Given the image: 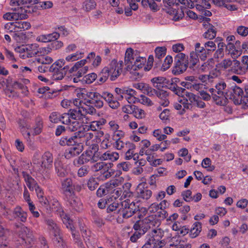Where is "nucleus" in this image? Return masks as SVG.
<instances>
[{
	"label": "nucleus",
	"instance_id": "f257e3e1",
	"mask_svg": "<svg viewBox=\"0 0 248 248\" xmlns=\"http://www.w3.org/2000/svg\"><path fill=\"white\" fill-rule=\"evenodd\" d=\"M96 109L93 106H83L79 109H73L71 110V120L68 124V128L71 131L78 130H84V126L89 121L86 115L94 114L96 113Z\"/></svg>",
	"mask_w": 248,
	"mask_h": 248
},
{
	"label": "nucleus",
	"instance_id": "f03ea898",
	"mask_svg": "<svg viewBox=\"0 0 248 248\" xmlns=\"http://www.w3.org/2000/svg\"><path fill=\"white\" fill-rule=\"evenodd\" d=\"M131 186L130 183H126L124 185L123 188L125 189L121 198V199H126L121 202L122 208L120 209L123 217L126 218L131 217L139 208L138 202H135L133 193L129 191Z\"/></svg>",
	"mask_w": 248,
	"mask_h": 248
},
{
	"label": "nucleus",
	"instance_id": "7ed1b4c3",
	"mask_svg": "<svg viewBox=\"0 0 248 248\" xmlns=\"http://www.w3.org/2000/svg\"><path fill=\"white\" fill-rule=\"evenodd\" d=\"M146 62V59L145 57H140L134 54L132 48L127 49L124 59L125 69L126 71H129L130 73L135 75H140L141 77V74L137 71L143 67Z\"/></svg>",
	"mask_w": 248,
	"mask_h": 248
},
{
	"label": "nucleus",
	"instance_id": "20e7f679",
	"mask_svg": "<svg viewBox=\"0 0 248 248\" xmlns=\"http://www.w3.org/2000/svg\"><path fill=\"white\" fill-rule=\"evenodd\" d=\"M164 236V231L160 228L153 229L146 236L147 242L142 248H161L165 241L161 239Z\"/></svg>",
	"mask_w": 248,
	"mask_h": 248
},
{
	"label": "nucleus",
	"instance_id": "39448f33",
	"mask_svg": "<svg viewBox=\"0 0 248 248\" xmlns=\"http://www.w3.org/2000/svg\"><path fill=\"white\" fill-rule=\"evenodd\" d=\"M43 123L42 119L37 118L34 124L27 125L21 130L22 134L27 142H31V136H35L40 134L43 129Z\"/></svg>",
	"mask_w": 248,
	"mask_h": 248
},
{
	"label": "nucleus",
	"instance_id": "423d86ee",
	"mask_svg": "<svg viewBox=\"0 0 248 248\" xmlns=\"http://www.w3.org/2000/svg\"><path fill=\"white\" fill-rule=\"evenodd\" d=\"M177 0H163L166 8V12L171 16L174 21H178L184 16V12L178 7Z\"/></svg>",
	"mask_w": 248,
	"mask_h": 248
},
{
	"label": "nucleus",
	"instance_id": "0eeeda50",
	"mask_svg": "<svg viewBox=\"0 0 248 248\" xmlns=\"http://www.w3.org/2000/svg\"><path fill=\"white\" fill-rule=\"evenodd\" d=\"M87 62L86 59H83L76 62L70 69V72L72 73L73 82H78L79 78L82 77L88 71L89 67L85 66Z\"/></svg>",
	"mask_w": 248,
	"mask_h": 248
},
{
	"label": "nucleus",
	"instance_id": "6e6552de",
	"mask_svg": "<svg viewBox=\"0 0 248 248\" xmlns=\"http://www.w3.org/2000/svg\"><path fill=\"white\" fill-rule=\"evenodd\" d=\"M123 67V62L122 61L117 62L116 60H112L109 64L104 67V71L108 74L111 80H114L122 73Z\"/></svg>",
	"mask_w": 248,
	"mask_h": 248
},
{
	"label": "nucleus",
	"instance_id": "1a4fd4ad",
	"mask_svg": "<svg viewBox=\"0 0 248 248\" xmlns=\"http://www.w3.org/2000/svg\"><path fill=\"white\" fill-rule=\"evenodd\" d=\"M113 166L112 163H107L106 162L101 161L93 164L91 167V170L93 172H97L100 171L101 173H102V179L106 180L112 175L113 172L112 171H109V170Z\"/></svg>",
	"mask_w": 248,
	"mask_h": 248
},
{
	"label": "nucleus",
	"instance_id": "9d476101",
	"mask_svg": "<svg viewBox=\"0 0 248 248\" xmlns=\"http://www.w3.org/2000/svg\"><path fill=\"white\" fill-rule=\"evenodd\" d=\"M27 17L26 10L22 7L15 8L12 11L4 14L2 16L3 19L7 21L22 20L27 18Z\"/></svg>",
	"mask_w": 248,
	"mask_h": 248
},
{
	"label": "nucleus",
	"instance_id": "9b49d317",
	"mask_svg": "<svg viewBox=\"0 0 248 248\" xmlns=\"http://www.w3.org/2000/svg\"><path fill=\"white\" fill-rule=\"evenodd\" d=\"M19 49V52H24L25 54L22 55L23 57L26 56L27 57H32L36 55L41 53L44 50V48H39L37 44L34 43L27 45L25 46L19 47L16 49V50Z\"/></svg>",
	"mask_w": 248,
	"mask_h": 248
},
{
	"label": "nucleus",
	"instance_id": "f8f14e48",
	"mask_svg": "<svg viewBox=\"0 0 248 248\" xmlns=\"http://www.w3.org/2000/svg\"><path fill=\"white\" fill-rule=\"evenodd\" d=\"M89 93H90V92H88L85 88H78L75 90L74 93L77 98L73 100V104L77 108L74 109H79L83 106V105L87 106H91L87 104L86 102H83V100H85L86 97L88 98Z\"/></svg>",
	"mask_w": 248,
	"mask_h": 248
},
{
	"label": "nucleus",
	"instance_id": "ddd939ff",
	"mask_svg": "<svg viewBox=\"0 0 248 248\" xmlns=\"http://www.w3.org/2000/svg\"><path fill=\"white\" fill-rule=\"evenodd\" d=\"M53 157L49 152H46L42 156L40 161L38 162L40 173L44 174L47 172L52 168Z\"/></svg>",
	"mask_w": 248,
	"mask_h": 248
},
{
	"label": "nucleus",
	"instance_id": "4468645a",
	"mask_svg": "<svg viewBox=\"0 0 248 248\" xmlns=\"http://www.w3.org/2000/svg\"><path fill=\"white\" fill-rule=\"evenodd\" d=\"M199 57L202 60H204L206 57L205 50L203 47L201 46V44L197 43L195 46V51H192L190 54L189 62L194 66L199 62Z\"/></svg>",
	"mask_w": 248,
	"mask_h": 248
},
{
	"label": "nucleus",
	"instance_id": "2eb2a0df",
	"mask_svg": "<svg viewBox=\"0 0 248 248\" xmlns=\"http://www.w3.org/2000/svg\"><path fill=\"white\" fill-rule=\"evenodd\" d=\"M159 224V222L153 220V217H149L142 221L136 222L133 228L136 232H142L141 231H145V232H146L149 228L155 226V224L158 226Z\"/></svg>",
	"mask_w": 248,
	"mask_h": 248
},
{
	"label": "nucleus",
	"instance_id": "dca6fc26",
	"mask_svg": "<svg viewBox=\"0 0 248 248\" xmlns=\"http://www.w3.org/2000/svg\"><path fill=\"white\" fill-rule=\"evenodd\" d=\"M121 181L118 179L112 180L104 185H101L96 191L98 197H102L111 192L112 189L118 186Z\"/></svg>",
	"mask_w": 248,
	"mask_h": 248
},
{
	"label": "nucleus",
	"instance_id": "f3484780",
	"mask_svg": "<svg viewBox=\"0 0 248 248\" xmlns=\"http://www.w3.org/2000/svg\"><path fill=\"white\" fill-rule=\"evenodd\" d=\"M59 215L61 217L63 224L66 226V228L69 229L71 230L73 237L75 240H77L76 242L77 243L78 246L79 248H83L82 247L83 243L78 240V235L76 233L73 224L72 220L70 219L67 215L64 214L63 211H62V213H60Z\"/></svg>",
	"mask_w": 248,
	"mask_h": 248
},
{
	"label": "nucleus",
	"instance_id": "a211bd4d",
	"mask_svg": "<svg viewBox=\"0 0 248 248\" xmlns=\"http://www.w3.org/2000/svg\"><path fill=\"white\" fill-rule=\"evenodd\" d=\"M229 92L228 97L232 99L234 104H240L241 103L244 94L242 88L236 85L232 86Z\"/></svg>",
	"mask_w": 248,
	"mask_h": 248
},
{
	"label": "nucleus",
	"instance_id": "6ab92c4d",
	"mask_svg": "<svg viewBox=\"0 0 248 248\" xmlns=\"http://www.w3.org/2000/svg\"><path fill=\"white\" fill-rule=\"evenodd\" d=\"M65 159L63 156L58 157L55 161L54 165L56 172L58 176L64 177L68 173L67 166L65 165Z\"/></svg>",
	"mask_w": 248,
	"mask_h": 248
},
{
	"label": "nucleus",
	"instance_id": "aec40b11",
	"mask_svg": "<svg viewBox=\"0 0 248 248\" xmlns=\"http://www.w3.org/2000/svg\"><path fill=\"white\" fill-rule=\"evenodd\" d=\"M94 155L95 153L94 152L91 150H87L77 160H75L74 163L75 165L77 164H83L90 161L93 163L95 161Z\"/></svg>",
	"mask_w": 248,
	"mask_h": 248
},
{
	"label": "nucleus",
	"instance_id": "412c9836",
	"mask_svg": "<svg viewBox=\"0 0 248 248\" xmlns=\"http://www.w3.org/2000/svg\"><path fill=\"white\" fill-rule=\"evenodd\" d=\"M176 94L179 96L183 97V100H186V102H190V104H194L196 101V96L191 93L188 92L185 89L177 87L175 88Z\"/></svg>",
	"mask_w": 248,
	"mask_h": 248
},
{
	"label": "nucleus",
	"instance_id": "4be33fe9",
	"mask_svg": "<svg viewBox=\"0 0 248 248\" xmlns=\"http://www.w3.org/2000/svg\"><path fill=\"white\" fill-rule=\"evenodd\" d=\"M88 98L90 99L89 101H87L86 102H89L93 104L97 108H100L103 107L104 102L103 99L104 97L103 94H100L97 92H91L88 94Z\"/></svg>",
	"mask_w": 248,
	"mask_h": 248
},
{
	"label": "nucleus",
	"instance_id": "5701e85b",
	"mask_svg": "<svg viewBox=\"0 0 248 248\" xmlns=\"http://www.w3.org/2000/svg\"><path fill=\"white\" fill-rule=\"evenodd\" d=\"M146 184L143 183L139 184L136 189V193L139 198L143 200H148L152 195L151 190L145 187Z\"/></svg>",
	"mask_w": 248,
	"mask_h": 248
},
{
	"label": "nucleus",
	"instance_id": "b1692460",
	"mask_svg": "<svg viewBox=\"0 0 248 248\" xmlns=\"http://www.w3.org/2000/svg\"><path fill=\"white\" fill-rule=\"evenodd\" d=\"M77 134L76 136L79 138H82V141L85 142L87 145L91 146L93 144L94 135L92 132L88 130H78Z\"/></svg>",
	"mask_w": 248,
	"mask_h": 248
},
{
	"label": "nucleus",
	"instance_id": "393cba45",
	"mask_svg": "<svg viewBox=\"0 0 248 248\" xmlns=\"http://www.w3.org/2000/svg\"><path fill=\"white\" fill-rule=\"evenodd\" d=\"M83 150L82 145L77 144L65 150L64 159H70L79 155Z\"/></svg>",
	"mask_w": 248,
	"mask_h": 248
},
{
	"label": "nucleus",
	"instance_id": "a878e982",
	"mask_svg": "<svg viewBox=\"0 0 248 248\" xmlns=\"http://www.w3.org/2000/svg\"><path fill=\"white\" fill-rule=\"evenodd\" d=\"M67 200L72 209L77 212H80L83 209L82 203L80 199L76 197L75 194L66 197Z\"/></svg>",
	"mask_w": 248,
	"mask_h": 248
},
{
	"label": "nucleus",
	"instance_id": "bb28decb",
	"mask_svg": "<svg viewBox=\"0 0 248 248\" xmlns=\"http://www.w3.org/2000/svg\"><path fill=\"white\" fill-rule=\"evenodd\" d=\"M133 87L149 96H153L155 93V90L145 83H136L133 84Z\"/></svg>",
	"mask_w": 248,
	"mask_h": 248
},
{
	"label": "nucleus",
	"instance_id": "cd10ccee",
	"mask_svg": "<svg viewBox=\"0 0 248 248\" xmlns=\"http://www.w3.org/2000/svg\"><path fill=\"white\" fill-rule=\"evenodd\" d=\"M246 68L240 61L236 59H233L232 68L230 70V72L239 75H244L246 73Z\"/></svg>",
	"mask_w": 248,
	"mask_h": 248
},
{
	"label": "nucleus",
	"instance_id": "c85d7f7f",
	"mask_svg": "<svg viewBox=\"0 0 248 248\" xmlns=\"http://www.w3.org/2000/svg\"><path fill=\"white\" fill-rule=\"evenodd\" d=\"M104 99L108 103V106L113 109H116L120 106L119 102L114 99L112 94L108 92H103Z\"/></svg>",
	"mask_w": 248,
	"mask_h": 248
},
{
	"label": "nucleus",
	"instance_id": "c756f323",
	"mask_svg": "<svg viewBox=\"0 0 248 248\" xmlns=\"http://www.w3.org/2000/svg\"><path fill=\"white\" fill-rule=\"evenodd\" d=\"M123 99L124 98L129 104H134L138 101V98L135 97L137 92L131 88H127L124 91Z\"/></svg>",
	"mask_w": 248,
	"mask_h": 248
},
{
	"label": "nucleus",
	"instance_id": "7c9ffc66",
	"mask_svg": "<svg viewBox=\"0 0 248 248\" xmlns=\"http://www.w3.org/2000/svg\"><path fill=\"white\" fill-rule=\"evenodd\" d=\"M27 213L24 211L20 206H16L13 211V219H18L23 222L27 221Z\"/></svg>",
	"mask_w": 248,
	"mask_h": 248
},
{
	"label": "nucleus",
	"instance_id": "2f4dec72",
	"mask_svg": "<svg viewBox=\"0 0 248 248\" xmlns=\"http://www.w3.org/2000/svg\"><path fill=\"white\" fill-rule=\"evenodd\" d=\"M72 185V182L71 179L67 178L62 182V188L66 197L74 194Z\"/></svg>",
	"mask_w": 248,
	"mask_h": 248
},
{
	"label": "nucleus",
	"instance_id": "473e14b6",
	"mask_svg": "<svg viewBox=\"0 0 248 248\" xmlns=\"http://www.w3.org/2000/svg\"><path fill=\"white\" fill-rule=\"evenodd\" d=\"M178 101L179 103H176L174 104V108L179 110V114L182 115L185 112L186 109L189 108L191 104L189 102H186V100L182 99H179Z\"/></svg>",
	"mask_w": 248,
	"mask_h": 248
},
{
	"label": "nucleus",
	"instance_id": "72a5a7b5",
	"mask_svg": "<svg viewBox=\"0 0 248 248\" xmlns=\"http://www.w3.org/2000/svg\"><path fill=\"white\" fill-rule=\"evenodd\" d=\"M107 121L104 119H101L98 121H93L90 123L89 125H86L84 126V130L91 129L92 131H96L101 128V127L106 123Z\"/></svg>",
	"mask_w": 248,
	"mask_h": 248
},
{
	"label": "nucleus",
	"instance_id": "f704fd0d",
	"mask_svg": "<svg viewBox=\"0 0 248 248\" xmlns=\"http://www.w3.org/2000/svg\"><path fill=\"white\" fill-rule=\"evenodd\" d=\"M19 236L22 239L21 244L24 245H26L27 241L30 242L31 234L28 228L23 226L21 228Z\"/></svg>",
	"mask_w": 248,
	"mask_h": 248
},
{
	"label": "nucleus",
	"instance_id": "c9c22d12",
	"mask_svg": "<svg viewBox=\"0 0 248 248\" xmlns=\"http://www.w3.org/2000/svg\"><path fill=\"white\" fill-rule=\"evenodd\" d=\"M23 176L26 185L30 190L33 191L34 189H36L37 187L39 186L35 180L27 173L23 172Z\"/></svg>",
	"mask_w": 248,
	"mask_h": 248
},
{
	"label": "nucleus",
	"instance_id": "e433bc0d",
	"mask_svg": "<svg viewBox=\"0 0 248 248\" xmlns=\"http://www.w3.org/2000/svg\"><path fill=\"white\" fill-rule=\"evenodd\" d=\"M188 62H185L175 61V64L172 69L174 75H179L185 71L187 67Z\"/></svg>",
	"mask_w": 248,
	"mask_h": 248
},
{
	"label": "nucleus",
	"instance_id": "4c0bfd02",
	"mask_svg": "<svg viewBox=\"0 0 248 248\" xmlns=\"http://www.w3.org/2000/svg\"><path fill=\"white\" fill-rule=\"evenodd\" d=\"M127 145L128 146L126 148L128 150L125 153V159L129 160L133 158L134 160H137L139 156L138 154L134 153V150L136 148L135 145L130 142H127Z\"/></svg>",
	"mask_w": 248,
	"mask_h": 248
},
{
	"label": "nucleus",
	"instance_id": "58836bf2",
	"mask_svg": "<svg viewBox=\"0 0 248 248\" xmlns=\"http://www.w3.org/2000/svg\"><path fill=\"white\" fill-rule=\"evenodd\" d=\"M14 22L15 32H20L29 30L31 26L29 22L22 21V20H16Z\"/></svg>",
	"mask_w": 248,
	"mask_h": 248
},
{
	"label": "nucleus",
	"instance_id": "ea45409f",
	"mask_svg": "<svg viewBox=\"0 0 248 248\" xmlns=\"http://www.w3.org/2000/svg\"><path fill=\"white\" fill-rule=\"evenodd\" d=\"M119 158V155L116 152L107 151L103 154L100 157V159L102 161L110 160L111 161H116Z\"/></svg>",
	"mask_w": 248,
	"mask_h": 248
},
{
	"label": "nucleus",
	"instance_id": "a19ab883",
	"mask_svg": "<svg viewBox=\"0 0 248 248\" xmlns=\"http://www.w3.org/2000/svg\"><path fill=\"white\" fill-rule=\"evenodd\" d=\"M159 104L163 107H167L170 104L168 99V93L167 92L160 90L157 93Z\"/></svg>",
	"mask_w": 248,
	"mask_h": 248
},
{
	"label": "nucleus",
	"instance_id": "79ce46f5",
	"mask_svg": "<svg viewBox=\"0 0 248 248\" xmlns=\"http://www.w3.org/2000/svg\"><path fill=\"white\" fill-rule=\"evenodd\" d=\"M172 243L170 244V248H189L190 245L179 238L173 237Z\"/></svg>",
	"mask_w": 248,
	"mask_h": 248
},
{
	"label": "nucleus",
	"instance_id": "37998d69",
	"mask_svg": "<svg viewBox=\"0 0 248 248\" xmlns=\"http://www.w3.org/2000/svg\"><path fill=\"white\" fill-rule=\"evenodd\" d=\"M46 222L51 233L55 237L59 236L60 229L55 222L51 219H46Z\"/></svg>",
	"mask_w": 248,
	"mask_h": 248
},
{
	"label": "nucleus",
	"instance_id": "c03bdc74",
	"mask_svg": "<svg viewBox=\"0 0 248 248\" xmlns=\"http://www.w3.org/2000/svg\"><path fill=\"white\" fill-rule=\"evenodd\" d=\"M215 88L217 90V93L218 95H224L228 96L229 91L224 81H220L217 83Z\"/></svg>",
	"mask_w": 248,
	"mask_h": 248
},
{
	"label": "nucleus",
	"instance_id": "a18cd8bd",
	"mask_svg": "<svg viewBox=\"0 0 248 248\" xmlns=\"http://www.w3.org/2000/svg\"><path fill=\"white\" fill-rule=\"evenodd\" d=\"M202 231V224L199 222H195L189 232V236L192 238H194L198 236Z\"/></svg>",
	"mask_w": 248,
	"mask_h": 248
},
{
	"label": "nucleus",
	"instance_id": "49530a36",
	"mask_svg": "<svg viewBox=\"0 0 248 248\" xmlns=\"http://www.w3.org/2000/svg\"><path fill=\"white\" fill-rule=\"evenodd\" d=\"M48 204L49 205L50 208L52 211L57 212L58 214L62 213V211H63L58 201L55 198L50 200Z\"/></svg>",
	"mask_w": 248,
	"mask_h": 248
},
{
	"label": "nucleus",
	"instance_id": "de8ad7c7",
	"mask_svg": "<svg viewBox=\"0 0 248 248\" xmlns=\"http://www.w3.org/2000/svg\"><path fill=\"white\" fill-rule=\"evenodd\" d=\"M84 53L83 51H78L75 53L67 55L65 57V60L67 62H73L82 58Z\"/></svg>",
	"mask_w": 248,
	"mask_h": 248
},
{
	"label": "nucleus",
	"instance_id": "09e8293b",
	"mask_svg": "<svg viewBox=\"0 0 248 248\" xmlns=\"http://www.w3.org/2000/svg\"><path fill=\"white\" fill-rule=\"evenodd\" d=\"M77 136H65L61 138L59 143L62 146H70L73 145L75 142Z\"/></svg>",
	"mask_w": 248,
	"mask_h": 248
},
{
	"label": "nucleus",
	"instance_id": "8fccbe9b",
	"mask_svg": "<svg viewBox=\"0 0 248 248\" xmlns=\"http://www.w3.org/2000/svg\"><path fill=\"white\" fill-rule=\"evenodd\" d=\"M217 31L216 28L212 25L209 24V27L207 31L203 34V36L205 38L209 39H213L216 36Z\"/></svg>",
	"mask_w": 248,
	"mask_h": 248
},
{
	"label": "nucleus",
	"instance_id": "3c124183",
	"mask_svg": "<svg viewBox=\"0 0 248 248\" xmlns=\"http://www.w3.org/2000/svg\"><path fill=\"white\" fill-rule=\"evenodd\" d=\"M232 62L233 60H232L230 58L225 59L218 63L219 67L230 72V70L232 68Z\"/></svg>",
	"mask_w": 248,
	"mask_h": 248
},
{
	"label": "nucleus",
	"instance_id": "603ef678",
	"mask_svg": "<svg viewBox=\"0 0 248 248\" xmlns=\"http://www.w3.org/2000/svg\"><path fill=\"white\" fill-rule=\"evenodd\" d=\"M166 78L162 77H155L151 81L155 87L159 89L162 88L165 83Z\"/></svg>",
	"mask_w": 248,
	"mask_h": 248
},
{
	"label": "nucleus",
	"instance_id": "864d4df0",
	"mask_svg": "<svg viewBox=\"0 0 248 248\" xmlns=\"http://www.w3.org/2000/svg\"><path fill=\"white\" fill-rule=\"evenodd\" d=\"M227 97H228L224 95H214L213 96V98L216 103L220 106H225L227 104L228 101Z\"/></svg>",
	"mask_w": 248,
	"mask_h": 248
},
{
	"label": "nucleus",
	"instance_id": "5fc2aeb1",
	"mask_svg": "<svg viewBox=\"0 0 248 248\" xmlns=\"http://www.w3.org/2000/svg\"><path fill=\"white\" fill-rule=\"evenodd\" d=\"M96 4L94 0H86L82 4V8L85 11L88 12L95 8Z\"/></svg>",
	"mask_w": 248,
	"mask_h": 248
},
{
	"label": "nucleus",
	"instance_id": "6e6d98bb",
	"mask_svg": "<svg viewBox=\"0 0 248 248\" xmlns=\"http://www.w3.org/2000/svg\"><path fill=\"white\" fill-rule=\"evenodd\" d=\"M32 3V0H11L10 5L13 7L18 6V7H20L23 5L31 4Z\"/></svg>",
	"mask_w": 248,
	"mask_h": 248
},
{
	"label": "nucleus",
	"instance_id": "4d7b16f0",
	"mask_svg": "<svg viewBox=\"0 0 248 248\" xmlns=\"http://www.w3.org/2000/svg\"><path fill=\"white\" fill-rule=\"evenodd\" d=\"M204 47L203 49L205 50L206 57H207V54L209 52H211L215 50L216 48V45L213 41H208L204 43Z\"/></svg>",
	"mask_w": 248,
	"mask_h": 248
},
{
	"label": "nucleus",
	"instance_id": "13d9d810",
	"mask_svg": "<svg viewBox=\"0 0 248 248\" xmlns=\"http://www.w3.org/2000/svg\"><path fill=\"white\" fill-rule=\"evenodd\" d=\"M181 85L182 86L185 87L186 88L190 89L191 90H196V91H199L202 87V84H192L191 83H190L188 82H182L181 83Z\"/></svg>",
	"mask_w": 248,
	"mask_h": 248
},
{
	"label": "nucleus",
	"instance_id": "bf43d9fd",
	"mask_svg": "<svg viewBox=\"0 0 248 248\" xmlns=\"http://www.w3.org/2000/svg\"><path fill=\"white\" fill-rule=\"evenodd\" d=\"M198 3L196 5L197 9L202 10L203 9H209L210 7V4L208 0H196Z\"/></svg>",
	"mask_w": 248,
	"mask_h": 248
},
{
	"label": "nucleus",
	"instance_id": "052dcab7",
	"mask_svg": "<svg viewBox=\"0 0 248 248\" xmlns=\"http://www.w3.org/2000/svg\"><path fill=\"white\" fill-rule=\"evenodd\" d=\"M153 136L158 141H163L167 138V136L162 134V130L157 129L153 131Z\"/></svg>",
	"mask_w": 248,
	"mask_h": 248
},
{
	"label": "nucleus",
	"instance_id": "680f3d73",
	"mask_svg": "<svg viewBox=\"0 0 248 248\" xmlns=\"http://www.w3.org/2000/svg\"><path fill=\"white\" fill-rule=\"evenodd\" d=\"M117 170L120 172L121 171H127L130 168V164L127 162H122L117 164Z\"/></svg>",
	"mask_w": 248,
	"mask_h": 248
},
{
	"label": "nucleus",
	"instance_id": "e2e57ef3",
	"mask_svg": "<svg viewBox=\"0 0 248 248\" xmlns=\"http://www.w3.org/2000/svg\"><path fill=\"white\" fill-rule=\"evenodd\" d=\"M97 75L96 74L93 73L85 76L83 78V82L89 84L93 83L96 78Z\"/></svg>",
	"mask_w": 248,
	"mask_h": 248
},
{
	"label": "nucleus",
	"instance_id": "0e129e2a",
	"mask_svg": "<svg viewBox=\"0 0 248 248\" xmlns=\"http://www.w3.org/2000/svg\"><path fill=\"white\" fill-rule=\"evenodd\" d=\"M98 184L95 178L91 177L87 182V186L91 190H94L97 188Z\"/></svg>",
	"mask_w": 248,
	"mask_h": 248
},
{
	"label": "nucleus",
	"instance_id": "69168bd1",
	"mask_svg": "<svg viewBox=\"0 0 248 248\" xmlns=\"http://www.w3.org/2000/svg\"><path fill=\"white\" fill-rule=\"evenodd\" d=\"M173 62L172 57L170 55L167 56L164 60L162 64V69L165 71L169 69L171 65Z\"/></svg>",
	"mask_w": 248,
	"mask_h": 248
},
{
	"label": "nucleus",
	"instance_id": "338daca9",
	"mask_svg": "<svg viewBox=\"0 0 248 248\" xmlns=\"http://www.w3.org/2000/svg\"><path fill=\"white\" fill-rule=\"evenodd\" d=\"M69 111V113H64L61 114V122L63 124L68 125L71 120V110Z\"/></svg>",
	"mask_w": 248,
	"mask_h": 248
},
{
	"label": "nucleus",
	"instance_id": "774afa93",
	"mask_svg": "<svg viewBox=\"0 0 248 248\" xmlns=\"http://www.w3.org/2000/svg\"><path fill=\"white\" fill-rule=\"evenodd\" d=\"M237 33L243 37L248 35V28L244 26H239L236 29Z\"/></svg>",
	"mask_w": 248,
	"mask_h": 248
}]
</instances>
